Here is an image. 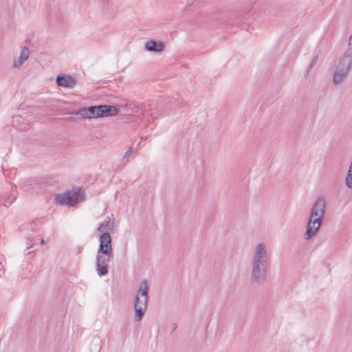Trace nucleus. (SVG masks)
Instances as JSON below:
<instances>
[{"label": "nucleus", "mask_w": 352, "mask_h": 352, "mask_svg": "<svg viewBox=\"0 0 352 352\" xmlns=\"http://www.w3.org/2000/svg\"><path fill=\"white\" fill-rule=\"evenodd\" d=\"M165 44L162 41H148L145 43V49L148 52L159 53L164 51Z\"/></svg>", "instance_id": "nucleus-10"}, {"label": "nucleus", "mask_w": 352, "mask_h": 352, "mask_svg": "<svg viewBox=\"0 0 352 352\" xmlns=\"http://www.w3.org/2000/svg\"><path fill=\"white\" fill-rule=\"evenodd\" d=\"M56 82L58 86L67 88H73L76 84V80L75 78L70 76L63 74L58 75L56 77Z\"/></svg>", "instance_id": "nucleus-8"}, {"label": "nucleus", "mask_w": 352, "mask_h": 352, "mask_svg": "<svg viewBox=\"0 0 352 352\" xmlns=\"http://www.w3.org/2000/svg\"><path fill=\"white\" fill-rule=\"evenodd\" d=\"M30 51L27 47H23L21 49V54L17 60H15L13 64L14 67H19L21 66L29 57Z\"/></svg>", "instance_id": "nucleus-12"}, {"label": "nucleus", "mask_w": 352, "mask_h": 352, "mask_svg": "<svg viewBox=\"0 0 352 352\" xmlns=\"http://www.w3.org/2000/svg\"><path fill=\"white\" fill-rule=\"evenodd\" d=\"M4 273L3 266L2 263L0 262V276Z\"/></svg>", "instance_id": "nucleus-20"}, {"label": "nucleus", "mask_w": 352, "mask_h": 352, "mask_svg": "<svg viewBox=\"0 0 352 352\" xmlns=\"http://www.w3.org/2000/svg\"><path fill=\"white\" fill-rule=\"evenodd\" d=\"M41 243H44V240H43V239L41 240Z\"/></svg>", "instance_id": "nucleus-21"}, {"label": "nucleus", "mask_w": 352, "mask_h": 352, "mask_svg": "<svg viewBox=\"0 0 352 352\" xmlns=\"http://www.w3.org/2000/svg\"><path fill=\"white\" fill-rule=\"evenodd\" d=\"M98 252L103 254L113 253L111 236L108 232H104L100 235Z\"/></svg>", "instance_id": "nucleus-6"}, {"label": "nucleus", "mask_w": 352, "mask_h": 352, "mask_svg": "<svg viewBox=\"0 0 352 352\" xmlns=\"http://www.w3.org/2000/svg\"><path fill=\"white\" fill-rule=\"evenodd\" d=\"M173 331L176 329V326L173 327Z\"/></svg>", "instance_id": "nucleus-23"}, {"label": "nucleus", "mask_w": 352, "mask_h": 352, "mask_svg": "<svg viewBox=\"0 0 352 352\" xmlns=\"http://www.w3.org/2000/svg\"><path fill=\"white\" fill-rule=\"evenodd\" d=\"M326 201L324 198L319 197L314 203L311 211L306 232L305 239H311L318 230L325 214Z\"/></svg>", "instance_id": "nucleus-2"}, {"label": "nucleus", "mask_w": 352, "mask_h": 352, "mask_svg": "<svg viewBox=\"0 0 352 352\" xmlns=\"http://www.w3.org/2000/svg\"><path fill=\"white\" fill-rule=\"evenodd\" d=\"M101 224L105 229V232H108L109 233L113 232L116 227L114 223L111 221V218L109 217Z\"/></svg>", "instance_id": "nucleus-14"}, {"label": "nucleus", "mask_w": 352, "mask_h": 352, "mask_svg": "<svg viewBox=\"0 0 352 352\" xmlns=\"http://www.w3.org/2000/svg\"><path fill=\"white\" fill-rule=\"evenodd\" d=\"M349 46L351 50H352V35L349 37Z\"/></svg>", "instance_id": "nucleus-19"}, {"label": "nucleus", "mask_w": 352, "mask_h": 352, "mask_svg": "<svg viewBox=\"0 0 352 352\" xmlns=\"http://www.w3.org/2000/svg\"><path fill=\"white\" fill-rule=\"evenodd\" d=\"M113 258V253L103 254L97 252L96 255V272L99 276H103L108 274V263Z\"/></svg>", "instance_id": "nucleus-5"}, {"label": "nucleus", "mask_w": 352, "mask_h": 352, "mask_svg": "<svg viewBox=\"0 0 352 352\" xmlns=\"http://www.w3.org/2000/svg\"><path fill=\"white\" fill-rule=\"evenodd\" d=\"M82 194L80 190L67 191L56 195V200L61 206H74L82 199Z\"/></svg>", "instance_id": "nucleus-4"}, {"label": "nucleus", "mask_w": 352, "mask_h": 352, "mask_svg": "<svg viewBox=\"0 0 352 352\" xmlns=\"http://www.w3.org/2000/svg\"><path fill=\"white\" fill-rule=\"evenodd\" d=\"M97 231L102 234L103 232H105V229L104 228L103 226H102V224H100V226L97 229Z\"/></svg>", "instance_id": "nucleus-18"}, {"label": "nucleus", "mask_w": 352, "mask_h": 352, "mask_svg": "<svg viewBox=\"0 0 352 352\" xmlns=\"http://www.w3.org/2000/svg\"><path fill=\"white\" fill-rule=\"evenodd\" d=\"M318 56L316 55L313 58L311 62L309 64V68L307 69V72H306V75H307L309 74V70L315 65V64L318 62Z\"/></svg>", "instance_id": "nucleus-15"}, {"label": "nucleus", "mask_w": 352, "mask_h": 352, "mask_svg": "<svg viewBox=\"0 0 352 352\" xmlns=\"http://www.w3.org/2000/svg\"><path fill=\"white\" fill-rule=\"evenodd\" d=\"M348 74L349 72L336 68L333 75V83L335 85L340 84L347 77Z\"/></svg>", "instance_id": "nucleus-13"}, {"label": "nucleus", "mask_w": 352, "mask_h": 352, "mask_svg": "<svg viewBox=\"0 0 352 352\" xmlns=\"http://www.w3.org/2000/svg\"><path fill=\"white\" fill-rule=\"evenodd\" d=\"M100 105L91 106L88 108H80L76 114H79L81 117L85 118H96L101 117L100 113Z\"/></svg>", "instance_id": "nucleus-7"}, {"label": "nucleus", "mask_w": 352, "mask_h": 352, "mask_svg": "<svg viewBox=\"0 0 352 352\" xmlns=\"http://www.w3.org/2000/svg\"><path fill=\"white\" fill-rule=\"evenodd\" d=\"M173 331L176 329V326L173 327Z\"/></svg>", "instance_id": "nucleus-22"}, {"label": "nucleus", "mask_w": 352, "mask_h": 352, "mask_svg": "<svg viewBox=\"0 0 352 352\" xmlns=\"http://www.w3.org/2000/svg\"><path fill=\"white\" fill-rule=\"evenodd\" d=\"M268 260L266 245L263 243H258L254 248L252 258V283L262 285L265 282Z\"/></svg>", "instance_id": "nucleus-1"}, {"label": "nucleus", "mask_w": 352, "mask_h": 352, "mask_svg": "<svg viewBox=\"0 0 352 352\" xmlns=\"http://www.w3.org/2000/svg\"><path fill=\"white\" fill-rule=\"evenodd\" d=\"M148 286L146 280H143L140 286L138 294L135 297V311L137 321H140L147 307Z\"/></svg>", "instance_id": "nucleus-3"}, {"label": "nucleus", "mask_w": 352, "mask_h": 352, "mask_svg": "<svg viewBox=\"0 0 352 352\" xmlns=\"http://www.w3.org/2000/svg\"><path fill=\"white\" fill-rule=\"evenodd\" d=\"M250 18V15H248L247 13L243 15V19L241 21L243 22H245L246 21H248Z\"/></svg>", "instance_id": "nucleus-17"}, {"label": "nucleus", "mask_w": 352, "mask_h": 352, "mask_svg": "<svg viewBox=\"0 0 352 352\" xmlns=\"http://www.w3.org/2000/svg\"><path fill=\"white\" fill-rule=\"evenodd\" d=\"M133 151L131 147H130L125 153L124 157H129L132 153Z\"/></svg>", "instance_id": "nucleus-16"}, {"label": "nucleus", "mask_w": 352, "mask_h": 352, "mask_svg": "<svg viewBox=\"0 0 352 352\" xmlns=\"http://www.w3.org/2000/svg\"><path fill=\"white\" fill-rule=\"evenodd\" d=\"M351 65L352 53L349 52H346L344 54L343 56L340 58L336 68H338L342 70H345L349 72Z\"/></svg>", "instance_id": "nucleus-9"}, {"label": "nucleus", "mask_w": 352, "mask_h": 352, "mask_svg": "<svg viewBox=\"0 0 352 352\" xmlns=\"http://www.w3.org/2000/svg\"><path fill=\"white\" fill-rule=\"evenodd\" d=\"M100 116L101 117H108L113 116L118 113L119 109L113 105H100Z\"/></svg>", "instance_id": "nucleus-11"}]
</instances>
